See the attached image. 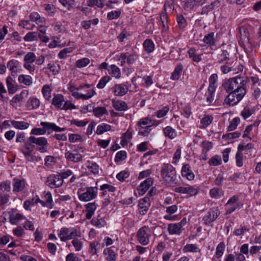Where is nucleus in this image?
<instances>
[{"label":"nucleus","instance_id":"nucleus-17","mask_svg":"<svg viewBox=\"0 0 261 261\" xmlns=\"http://www.w3.org/2000/svg\"><path fill=\"white\" fill-rule=\"evenodd\" d=\"M150 206V198L148 197L140 200L138 206L139 213L141 215H144L148 211Z\"/></svg>","mask_w":261,"mask_h":261},{"label":"nucleus","instance_id":"nucleus-22","mask_svg":"<svg viewBox=\"0 0 261 261\" xmlns=\"http://www.w3.org/2000/svg\"><path fill=\"white\" fill-rule=\"evenodd\" d=\"M153 179L152 178H148L141 184L138 190L140 195H143L149 188L152 185Z\"/></svg>","mask_w":261,"mask_h":261},{"label":"nucleus","instance_id":"nucleus-37","mask_svg":"<svg viewBox=\"0 0 261 261\" xmlns=\"http://www.w3.org/2000/svg\"><path fill=\"white\" fill-rule=\"evenodd\" d=\"M203 41L210 46L214 45L215 43L214 33L212 32L206 35L203 39Z\"/></svg>","mask_w":261,"mask_h":261},{"label":"nucleus","instance_id":"nucleus-21","mask_svg":"<svg viewBox=\"0 0 261 261\" xmlns=\"http://www.w3.org/2000/svg\"><path fill=\"white\" fill-rule=\"evenodd\" d=\"M117 250V249L114 246L105 249L103 251V254L107 255L106 259L108 261H115Z\"/></svg>","mask_w":261,"mask_h":261},{"label":"nucleus","instance_id":"nucleus-6","mask_svg":"<svg viewBox=\"0 0 261 261\" xmlns=\"http://www.w3.org/2000/svg\"><path fill=\"white\" fill-rule=\"evenodd\" d=\"M30 142L34 145V144L38 145L36 150L41 153H44L47 151V146L48 145L47 139L43 137L36 138L34 136H30L29 137Z\"/></svg>","mask_w":261,"mask_h":261},{"label":"nucleus","instance_id":"nucleus-58","mask_svg":"<svg viewBox=\"0 0 261 261\" xmlns=\"http://www.w3.org/2000/svg\"><path fill=\"white\" fill-rule=\"evenodd\" d=\"M22 216L20 214L10 215L9 218L10 222L12 224H16L18 220L22 219Z\"/></svg>","mask_w":261,"mask_h":261},{"label":"nucleus","instance_id":"nucleus-54","mask_svg":"<svg viewBox=\"0 0 261 261\" xmlns=\"http://www.w3.org/2000/svg\"><path fill=\"white\" fill-rule=\"evenodd\" d=\"M100 190L103 191V195L107 194V191L114 192L116 190L115 187L108 184H103L100 186Z\"/></svg>","mask_w":261,"mask_h":261},{"label":"nucleus","instance_id":"nucleus-55","mask_svg":"<svg viewBox=\"0 0 261 261\" xmlns=\"http://www.w3.org/2000/svg\"><path fill=\"white\" fill-rule=\"evenodd\" d=\"M254 111L250 109L248 107H245L241 112V115L243 117L244 119H246L249 117L253 113Z\"/></svg>","mask_w":261,"mask_h":261},{"label":"nucleus","instance_id":"nucleus-45","mask_svg":"<svg viewBox=\"0 0 261 261\" xmlns=\"http://www.w3.org/2000/svg\"><path fill=\"white\" fill-rule=\"evenodd\" d=\"M111 126L109 124L103 123L97 126L96 134L97 135H101L104 132L109 131L111 129Z\"/></svg>","mask_w":261,"mask_h":261},{"label":"nucleus","instance_id":"nucleus-40","mask_svg":"<svg viewBox=\"0 0 261 261\" xmlns=\"http://www.w3.org/2000/svg\"><path fill=\"white\" fill-rule=\"evenodd\" d=\"M213 120V117L211 116H206L200 120L201 125L199 126L200 128H204L209 125Z\"/></svg>","mask_w":261,"mask_h":261},{"label":"nucleus","instance_id":"nucleus-39","mask_svg":"<svg viewBox=\"0 0 261 261\" xmlns=\"http://www.w3.org/2000/svg\"><path fill=\"white\" fill-rule=\"evenodd\" d=\"M163 131L165 136L169 137L170 139H174L176 136V133L175 129L171 126H168L166 127Z\"/></svg>","mask_w":261,"mask_h":261},{"label":"nucleus","instance_id":"nucleus-53","mask_svg":"<svg viewBox=\"0 0 261 261\" xmlns=\"http://www.w3.org/2000/svg\"><path fill=\"white\" fill-rule=\"evenodd\" d=\"M111 78L109 76L106 75L101 78L98 84L97 85V88L99 89H102L105 87L106 84L108 83L110 80Z\"/></svg>","mask_w":261,"mask_h":261},{"label":"nucleus","instance_id":"nucleus-52","mask_svg":"<svg viewBox=\"0 0 261 261\" xmlns=\"http://www.w3.org/2000/svg\"><path fill=\"white\" fill-rule=\"evenodd\" d=\"M89 63L90 60L88 58H84L78 60L75 63V66L78 68H83L88 65Z\"/></svg>","mask_w":261,"mask_h":261},{"label":"nucleus","instance_id":"nucleus-14","mask_svg":"<svg viewBox=\"0 0 261 261\" xmlns=\"http://www.w3.org/2000/svg\"><path fill=\"white\" fill-rule=\"evenodd\" d=\"M186 219L184 218L179 223L169 224L168 226L169 233L171 234H179L182 231V226L186 224Z\"/></svg>","mask_w":261,"mask_h":261},{"label":"nucleus","instance_id":"nucleus-31","mask_svg":"<svg viewBox=\"0 0 261 261\" xmlns=\"http://www.w3.org/2000/svg\"><path fill=\"white\" fill-rule=\"evenodd\" d=\"M6 82L9 93H14L17 90L15 81L11 76H8L7 78Z\"/></svg>","mask_w":261,"mask_h":261},{"label":"nucleus","instance_id":"nucleus-2","mask_svg":"<svg viewBox=\"0 0 261 261\" xmlns=\"http://www.w3.org/2000/svg\"><path fill=\"white\" fill-rule=\"evenodd\" d=\"M159 122L155 120L151 119L148 117L141 119L137 125L140 127L138 134L142 136H147L151 130L150 127L153 125H158Z\"/></svg>","mask_w":261,"mask_h":261},{"label":"nucleus","instance_id":"nucleus-28","mask_svg":"<svg viewBox=\"0 0 261 261\" xmlns=\"http://www.w3.org/2000/svg\"><path fill=\"white\" fill-rule=\"evenodd\" d=\"M177 209V206L175 204L167 206L166 207V212L168 214L164 216V219L168 220H175V217L172 216L171 215L176 212Z\"/></svg>","mask_w":261,"mask_h":261},{"label":"nucleus","instance_id":"nucleus-48","mask_svg":"<svg viewBox=\"0 0 261 261\" xmlns=\"http://www.w3.org/2000/svg\"><path fill=\"white\" fill-rule=\"evenodd\" d=\"M233 62H226L225 65H223L221 66V71L224 74H226L230 71H232V70H234L233 68V66H232Z\"/></svg>","mask_w":261,"mask_h":261},{"label":"nucleus","instance_id":"nucleus-49","mask_svg":"<svg viewBox=\"0 0 261 261\" xmlns=\"http://www.w3.org/2000/svg\"><path fill=\"white\" fill-rule=\"evenodd\" d=\"M36 60V55L33 52L28 53L24 57V62L28 63H33Z\"/></svg>","mask_w":261,"mask_h":261},{"label":"nucleus","instance_id":"nucleus-30","mask_svg":"<svg viewBox=\"0 0 261 261\" xmlns=\"http://www.w3.org/2000/svg\"><path fill=\"white\" fill-rule=\"evenodd\" d=\"M219 6V2L218 1H215L208 5H206L202 8L201 14L207 15L208 13L212 11L215 7H218Z\"/></svg>","mask_w":261,"mask_h":261},{"label":"nucleus","instance_id":"nucleus-46","mask_svg":"<svg viewBox=\"0 0 261 261\" xmlns=\"http://www.w3.org/2000/svg\"><path fill=\"white\" fill-rule=\"evenodd\" d=\"M222 163L221 157L218 155H215L212 157L208 161V164L211 166H218Z\"/></svg>","mask_w":261,"mask_h":261},{"label":"nucleus","instance_id":"nucleus-62","mask_svg":"<svg viewBox=\"0 0 261 261\" xmlns=\"http://www.w3.org/2000/svg\"><path fill=\"white\" fill-rule=\"evenodd\" d=\"M121 12L119 11H113L108 13L107 18L109 20L117 19L120 16Z\"/></svg>","mask_w":261,"mask_h":261},{"label":"nucleus","instance_id":"nucleus-35","mask_svg":"<svg viewBox=\"0 0 261 261\" xmlns=\"http://www.w3.org/2000/svg\"><path fill=\"white\" fill-rule=\"evenodd\" d=\"M11 124L14 127L19 129H25L29 127V123L24 121H11Z\"/></svg>","mask_w":261,"mask_h":261},{"label":"nucleus","instance_id":"nucleus-18","mask_svg":"<svg viewBox=\"0 0 261 261\" xmlns=\"http://www.w3.org/2000/svg\"><path fill=\"white\" fill-rule=\"evenodd\" d=\"M73 151L75 152V153H73L69 151H66L65 153V158L67 160L74 163H77L82 161L83 156L82 154L77 152L78 149H75L73 150Z\"/></svg>","mask_w":261,"mask_h":261},{"label":"nucleus","instance_id":"nucleus-11","mask_svg":"<svg viewBox=\"0 0 261 261\" xmlns=\"http://www.w3.org/2000/svg\"><path fill=\"white\" fill-rule=\"evenodd\" d=\"M46 184L51 188L60 187L63 183V180L60 174H51L46 180Z\"/></svg>","mask_w":261,"mask_h":261},{"label":"nucleus","instance_id":"nucleus-41","mask_svg":"<svg viewBox=\"0 0 261 261\" xmlns=\"http://www.w3.org/2000/svg\"><path fill=\"white\" fill-rule=\"evenodd\" d=\"M224 192L221 189L214 188L210 191V194L212 198L218 199L223 195Z\"/></svg>","mask_w":261,"mask_h":261},{"label":"nucleus","instance_id":"nucleus-60","mask_svg":"<svg viewBox=\"0 0 261 261\" xmlns=\"http://www.w3.org/2000/svg\"><path fill=\"white\" fill-rule=\"evenodd\" d=\"M19 25L29 30H33L35 27L34 24L31 25L29 20H21Z\"/></svg>","mask_w":261,"mask_h":261},{"label":"nucleus","instance_id":"nucleus-44","mask_svg":"<svg viewBox=\"0 0 261 261\" xmlns=\"http://www.w3.org/2000/svg\"><path fill=\"white\" fill-rule=\"evenodd\" d=\"M18 81L20 83H23L28 86L32 83V77L29 75H20L18 77Z\"/></svg>","mask_w":261,"mask_h":261},{"label":"nucleus","instance_id":"nucleus-10","mask_svg":"<svg viewBox=\"0 0 261 261\" xmlns=\"http://www.w3.org/2000/svg\"><path fill=\"white\" fill-rule=\"evenodd\" d=\"M233 47H231L229 45L223 47V49L218 50V62L221 63L223 62L227 61L230 58V55L232 53Z\"/></svg>","mask_w":261,"mask_h":261},{"label":"nucleus","instance_id":"nucleus-8","mask_svg":"<svg viewBox=\"0 0 261 261\" xmlns=\"http://www.w3.org/2000/svg\"><path fill=\"white\" fill-rule=\"evenodd\" d=\"M151 237L150 230L148 226H144L138 231V240L142 245H147Z\"/></svg>","mask_w":261,"mask_h":261},{"label":"nucleus","instance_id":"nucleus-24","mask_svg":"<svg viewBox=\"0 0 261 261\" xmlns=\"http://www.w3.org/2000/svg\"><path fill=\"white\" fill-rule=\"evenodd\" d=\"M40 105V100L36 97H30L26 102L25 106L29 110L38 108Z\"/></svg>","mask_w":261,"mask_h":261},{"label":"nucleus","instance_id":"nucleus-36","mask_svg":"<svg viewBox=\"0 0 261 261\" xmlns=\"http://www.w3.org/2000/svg\"><path fill=\"white\" fill-rule=\"evenodd\" d=\"M189 57L192 59L194 62H199L201 60V55H196V49L194 48H190L188 51Z\"/></svg>","mask_w":261,"mask_h":261},{"label":"nucleus","instance_id":"nucleus-42","mask_svg":"<svg viewBox=\"0 0 261 261\" xmlns=\"http://www.w3.org/2000/svg\"><path fill=\"white\" fill-rule=\"evenodd\" d=\"M87 168L90 172L94 174L98 173L99 166L95 163L91 161H88Z\"/></svg>","mask_w":261,"mask_h":261},{"label":"nucleus","instance_id":"nucleus-13","mask_svg":"<svg viewBox=\"0 0 261 261\" xmlns=\"http://www.w3.org/2000/svg\"><path fill=\"white\" fill-rule=\"evenodd\" d=\"M226 214H230L239 207V197L237 196H233L231 197L225 205Z\"/></svg>","mask_w":261,"mask_h":261},{"label":"nucleus","instance_id":"nucleus-20","mask_svg":"<svg viewBox=\"0 0 261 261\" xmlns=\"http://www.w3.org/2000/svg\"><path fill=\"white\" fill-rule=\"evenodd\" d=\"M113 89L114 95L117 96H122L125 95L128 90L127 86L124 84H116Z\"/></svg>","mask_w":261,"mask_h":261},{"label":"nucleus","instance_id":"nucleus-1","mask_svg":"<svg viewBox=\"0 0 261 261\" xmlns=\"http://www.w3.org/2000/svg\"><path fill=\"white\" fill-rule=\"evenodd\" d=\"M249 82L247 77L240 76L225 80L222 86L229 94L225 98V102L230 106H234L240 102L246 94Z\"/></svg>","mask_w":261,"mask_h":261},{"label":"nucleus","instance_id":"nucleus-27","mask_svg":"<svg viewBox=\"0 0 261 261\" xmlns=\"http://www.w3.org/2000/svg\"><path fill=\"white\" fill-rule=\"evenodd\" d=\"M86 217L87 219H90L95 211L97 205L95 202H90L86 204Z\"/></svg>","mask_w":261,"mask_h":261},{"label":"nucleus","instance_id":"nucleus-29","mask_svg":"<svg viewBox=\"0 0 261 261\" xmlns=\"http://www.w3.org/2000/svg\"><path fill=\"white\" fill-rule=\"evenodd\" d=\"M112 105L113 108L118 111H124L128 109L126 103L122 100H113Z\"/></svg>","mask_w":261,"mask_h":261},{"label":"nucleus","instance_id":"nucleus-57","mask_svg":"<svg viewBox=\"0 0 261 261\" xmlns=\"http://www.w3.org/2000/svg\"><path fill=\"white\" fill-rule=\"evenodd\" d=\"M218 80V76L217 74H212L209 78V86L208 88H214L216 89V83Z\"/></svg>","mask_w":261,"mask_h":261},{"label":"nucleus","instance_id":"nucleus-16","mask_svg":"<svg viewBox=\"0 0 261 261\" xmlns=\"http://www.w3.org/2000/svg\"><path fill=\"white\" fill-rule=\"evenodd\" d=\"M174 191L176 193L181 194H187L190 196L196 195L198 192V190L192 186H188L187 187H178L174 189Z\"/></svg>","mask_w":261,"mask_h":261},{"label":"nucleus","instance_id":"nucleus-47","mask_svg":"<svg viewBox=\"0 0 261 261\" xmlns=\"http://www.w3.org/2000/svg\"><path fill=\"white\" fill-rule=\"evenodd\" d=\"M215 90L216 89L214 88H208L207 92L206 93L207 102L211 103L213 101Z\"/></svg>","mask_w":261,"mask_h":261},{"label":"nucleus","instance_id":"nucleus-19","mask_svg":"<svg viewBox=\"0 0 261 261\" xmlns=\"http://www.w3.org/2000/svg\"><path fill=\"white\" fill-rule=\"evenodd\" d=\"M40 125L43 127L45 133L47 130V134H49L51 132L50 130H54L55 132H63L65 130V128H61L57 126L54 123H49L47 122H41Z\"/></svg>","mask_w":261,"mask_h":261},{"label":"nucleus","instance_id":"nucleus-3","mask_svg":"<svg viewBox=\"0 0 261 261\" xmlns=\"http://www.w3.org/2000/svg\"><path fill=\"white\" fill-rule=\"evenodd\" d=\"M161 175L163 180L168 184H172L176 179L175 168L169 164H165L162 166Z\"/></svg>","mask_w":261,"mask_h":261},{"label":"nucleus","instance_id":"nucleus-50","mask_svg":"<svg viewBox=\"0 0 261 261\" xmlns=\"http://www.w3.org/2000/svg\"><path fill=\"white\" fill-rule=\"evenodd\" d=\"M240 119L239 117H236L233 118L231 121L229 122V125L228 127V130L231 131L234 130L238 124L240 123Z\"/></svg>","mask_w":261,"mask_h":261},{"label":"nucleus","instance_id":"nucleus-59","mask_svg":"<svg viewBox=\"0 0 261 261\" xmlns=\"http://www.w3.org/2000/svg\"><path fill=\"white\" fill-rule=\"evenodd\" d=\"M126 63L128 64H132L135 63L138 58V56L135 54H128L126 53Z\"/></svg>","mask_w":261,"mask_h":261},{"label":"nucleus","instance_id":"nucleus-12","mask_svg":"<svg viewBox=\"0 0 261 261\" xmlns=\"http://www.w3.org/2000/svg\"><path fill=\"white\" fill-rule=\"evenodd\" d=\"M220 213L217 207L211 208L203 217V221L205 225H209L214 222L219 216Z\"/></svg>","mask_w":261,"mask_h":261},{"label":"nucleus","instance_id":"nucleus-5","mask_svg":"<svg viewBox=\"0 0 261 261\" xmlns=\"http://www.w3.org/2000/svg\"><path fill=\"white\" fill-rule=\"evenodd\" d=\"M86 191L81 194H78L79 198L82 201L87 202L95 198L97 194L98 188L96 187H89L85 188Z\"/></svg>","mask_w":261,"mask_h":261},{"label":"nucleus","instance_id":"nucleus-56","mask_svg":"<svg viewBox=\"0 0 261 261\" xmlns=\"http://www.w3.org/2000/svg\"><path fill=\"white\" fill-rule=\"evenodd\" d=\"M72 47L65 48L61 50L58 54V57L60 59H64L66 58L67 54L72 51Z\"/></svg>","mask_w":261,"mask_h":261},{"label":"nucleus","instance_id":"nucleus-25","mask_svg":"<svg viewBox=\"0 0 261 261\" xmlns=\"http://www.w3.org/2000/svg\"><path fill=\"white\" fill-rule=\"evenodd\" d=\"M181 172L182 176L186 177L188 180H191L194 179V175L190 169V167L189 164L184 165Z\"/></svg>","mask_w":261,"mask_h":261},{"label":"nucleus","instance_id":"nucleus-26","mask_svg":"<svg viewBox=\"0 0 261 261\" xmlns=\"http://www.w3.org/2000/svg\"><path fill=\"white\" fill-rule=\"evenodd\" d=\"M19 65V62L17 60L14 59L11 60L8 62L7 67L11 72L12 75H13L14 74H16L18 72Z\"/></svg>","mask_w":261,"mask_h":261},{"label":"nucleus","instance_id":"nucleus-64","mask_svg":"<svg viewBox=\"0 0 261 261\" xmlns=\"http://www.w3.org/2000/svg\"><path fill=\"white\" fill-rule=\"evenodd\" d=\"M88 3V5L91 7L97 6L99 8H102L104 6L102 0H89Z\"/></svg>","mask_w":261,"mask_h":261},{"label":"nucleus","instance_id":"nucleus-9","mask_svg":"<svg viewBox=\"0 0 261 261\" xmlns=\"http://www.w3.org/2000/svg\"><path fill=\"white\" fill-rule=\"evenodd\" d=\"M80 233L76 229L71 230L67 228H63L59 233V237L61 241H66L74 238L76 236H80Z\"/></svg>","mask_w":261,"mask_h":261},{"label":"nucleus","instance_id":"nucleus-23","mask_svg":"<svg viewBox=\"0 0 261 261\" xmlns=\"http://www.w3.org/2000/svg\"><path fill=\"white\" fill-rule=\"evenodd\" d=\"M14 192H18L22 191L25 187V182L24 179L14 178L13 180Z\"/></svg>","mask_w":261,"mask_h":261},{"label":"nucleus","instance_id":"nucleus-43","mask_svg":"<svg viewBox=\"0 0 261 261\" xmlns=\"http://www.w3.org/2000/svg\"><path fill=\"white\" fill-rule=\"evenodd\" d=\"M23 39L27 42L37 40L38 33L36 32H29L25 35Z\"/></svg>","mask_w":261,"mask_h":261},{"label":"nucleus","instance_id":"nucleus-33","mask_svg":"<svg viewBox=\"0 0 261 261\" xmlns=\"http://www.w3.org/2000/svg\"><path fill=\"white\" fill-rule=\"evenodd\" d=\"M145 50L148 53H152L154 49V44L151 39H146L143 44Z\"/></svg>","mask_w":261,"mask_h":261},{"label":"nucleus","instance_id":"nucleus-51","mask_svg":"<svg viewBox=\"0 0 261 261\" xmlns=\"http://www.w3.org/2000/svg\"><path fill=\"white\" fill-rule=\"evenodd\" d=\"M42 92L44 97L46 100H49L51 97V89L49 86L44 85L42 89Z\"/></svg>","mask_w":261,"mask_h":261},{"label":"nucleus","instance_id":"nucleus-38","mask_svg":"<svg viewBox=\"0 0 261 261\" xmlns=\"http://www.w3.org/2000/svg\"><path fill=\"white\" fill-rule=\"evenodd\" d=\"M91 223L98 228L102 227L106 224L105 220L99 216L96 218H93Z\"/></svg>","mask_w":261,"mask_h":261},{"label":"nucleus","instance_id":"nucleus-34","mask_svg":"<svg viewBox=\"0 0 261 261\" xmlns=\"http://www.w3.org/2000/svg\"><path fill=\"white\" fill-rule=\"evenodd\" d=\"M93 112L94 115L97 117H100L103 115L108 114V112L105 107H93Z\"/></svg>","mask_w":261,"mask_h":261},{"label":"nucleus","instance_id":"nucleus-4","mask_svg":"<svg viewBox=\"0 0 261 261\" xmlns=\"http://www.w3.org/2000/svg\"><path fill=\"white\" fill-rule=\"evenodd\" d=\"M52 104L61 110H67L76 109V107L70 101H65L64 96L60 94H57L52 99Z\"/></svg>","mask_w":261,"mask_h":261},{"label":"nucleus","instance_id":"nucleus-61","mask_svg":"<svg viewBox=\"0 0 261 261\" xmlns=\"http://www.w3.org/2000/svg\"><path fill=\"white\" fill-rule=\"evenodd\" d=\"M111 74L116 78H119L120 77V71L119 68L115 65H112L111 66Z\"/></svg>","mask_w":261,"mask_h":261},{"label":"nucleus","instance_id":"nucleus-63","mask_svg":"<svg viewBox=\"0 0 261 261\" xmlns=\"http://www.w3.org/2000/svg\"><path fill=\"white\" fill-rule=\"evenodd\" d=\"M126 157V153L125 151H120L116 153L115 161V162H119L125 159Z\"/></svg>","mask_w":261,"mask_h":261},{"label":"nucleus","instance_id":"nucleus-15","mask_svg":"<svg viewBox=\"0 0 261 261\" xmlns=\"http://www.w3.org/2000/svg\"><path fill=\"white\" fill-rule=\"evenodd\" d=\"M31 146L34 147V145L30 142V139L29 138L27 141L24 143L23 147L20 150L21 152L24 154L25 158L29 161H33V158H34V156L31 154L32 149L31 148Z\"/></svg>","mask_w":261,"mask_h":261},{"label":"nucleus","instance_id":"nucleus-32","mask_svg":"<svg viewBox=\"0 0 261 261\" xmlns=\"http://www.w3.org/2000/svg\"><path fill=\"white\" fill-rule=\"evenodd\" d=\"M183 69V66L181 63L177 65L171 76V79L173 80H177L179 79L180 75Z\"/></svg>","mask_w":261,"mask_h":261},{"label":"nucleus","instance_id":"nucleus-7","mask_svg":"<svg viewBox=\"0 0 261 261\" xmlns=\"http://www.w3.org/2000/svg\"><path fill=\"white\" fill-rule=\"evenodd\" d=\"M240 40V45L245 47L250 44L249 39V28L246 26H241L239 28Z\"/></svg>","mask_w":261,"mask_h":261}]
</instances>
